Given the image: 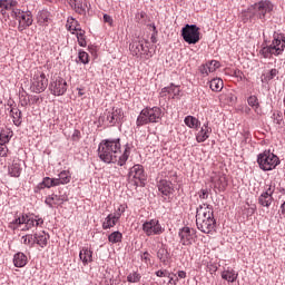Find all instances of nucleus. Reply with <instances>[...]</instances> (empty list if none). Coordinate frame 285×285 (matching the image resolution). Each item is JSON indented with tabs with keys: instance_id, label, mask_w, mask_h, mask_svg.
I'll return each instance as SVG.
<instances>
[{
	"instance_id": "f257e3e1",
	"label": "nucleus",
	"mask_w": 285,
	"mask_h": 285,
	"mask_svg": "<svg viewBox=\"0 0 285 285\" xmlns=\"http://www.w3.org/2000/svg\"><path fill=\"white\" fill-rule=\"evenodd\" d=\"M130 151V145L127 144L121 154V139L119 138L101 140L98 146L99 159L105 164H117V166H126Z\"/></svg>"
},
{
	"instance_id": "f03ea898",
	"label": "nucleus",
	"mask_w": 285,
	"mask_h": 285,
	"mask_svg": "<svg viewBox=\"0 0 285 285\" xmlns=\"http://www.w3.org/2000/svg\"><path fill=\"white\" fill-rule=\"evenodd\" d=\"M216 224L213 206L208 204L199 205L196 210V226L198 230L208 235L215 230Z\"/></svg>"
},
{
	"instance_id": "7ed1b4c3",
	"label": "nucleus",
	"mask_w": 285,
	"mask_h": 285,
	"mask_svg": "<svg viewBox=\"0 0 285 285\" xmlns=\"http://www.w3.org/2000/svg\"><path fill=\"white\" fill-rule=\"evenodd\" d=\"M161 121V108L159 107H146L137 117L136 126H148V124H159Z\"/></svg>"
},
{
	"instance_id": "20e7f679",
	"label": "nucleus",
	"mask_w": 285,
	"mask_h": 285,
	"mask_svg": "<svg viewBox=\"0 0 285 285\" xmlns=\"http://www.w3.org/2000/svg\"><path fill=\"white\" fill-rule=\"evenodd\" d=\"M273 8L274 7L272 1L264 0V1L254 3L249 10L253 17H256V19H259L262 23H266V20L271 19Z\"/></svg>"
},
{
	"instance_id": "39448f33",
	"label": "nucleus",
	"mask_w": 285,
	"mask_h": 285,
	"mask_svg": "<svg viewBox=\"0 0 285 285\" xmlns=\"http://www.w3.org/2000/svg\"><path fill=\"white\" fill-rule=\"evenodd\" d=\"M257 164L261 170H275L279 166V157L271 153V150H265L257 156Z\"/></svg>"
},
{
	"instance_id": "423d86ee",
	"label": "nucleus",
	"mask_w": 285,
	"mask_h": 285,
	"mask_svg": "<svg viewBox=\"0 0 285 285\" xmlns=\"http://www.w3.org/2000/svg\"><path fill=\"white\" fill-rule=\"evenodd\" d=\"M11 17L18 21L19 32H23V30L30 28L35 21L32 19V12L23 11L21 9H12Z\"/></svg>"
},
{
	"instance_id": "0eeeda50",
	"label": "nucleus",
	"mask_w": 285,
	"mask_h": 285,
	"mask_svg": "<svg viewBox=\"0 0 285 285\" xmlns=\"http://www.w3.org/2000/svg\"><path fill=\"white\" fill-rule=\"evenodd\" d=\"M46 88H48V78H46V73L41 70H33L31 73V92L39 95L40 92L46 91Z\"/></svg>"
},
{
	"instance_id": "6e6552de",
	"label": "nucleus",
	"mask_w": 285,
	"mask_h": 285,
	"mask_svg": "<svg viewBox=\"0 0 285 285\" xmlns=\"http://www.w3.org/2000/svg\"><path fill=\"white\" fill-rule=\"evenodd\" d=\"M181 37L186 43H199V27L197 24H186L181 29Z\"/></svg>"
},
{
	"instance_id": "1a4fd4ad",
	"label": "nucleus",
	"mask_w": 285,
	"mask_h": 285,
	"mask_svg": "<svg viewBox=\"0 0 285 285\" xmlns=\"http://www.w3.org/2000/svg\"><path fill=\"white\" fill-rule=\"evenodd\" d=\"M49 90L55 97H61L68 90V82L62 77H55L49 85Z\"/></svg>"
},
{
	"instance_id": "9d476101",
	"label": "nucleus",
	"mask_w": 285,
	"mask_h": 285,
	"mask_svg": "<svg viewBox=\"0 0 285 285\" xmlns=\"http://www.w3.org/2000/svg\"><path fill=\"white\" fill-rule=\"evenodd\" d=\"M276 185L275 183L271 181L268 185L265 186V190L258 197V204L264 208H271L273 204V195L275 194Z\"/></svg>"
},
{
	"instance_id": "9b49d317",
	"label": "nucleus",
	"mask_w": 285,
	"mask_h": 285,
	"mask_svg": "<svg viewBox=\"0 0 285 285\" xmlns=\"http://www.w3.org/2000/svg\"><path fill=\"white\" fill-rule=\"evenodd\" d=\"M142 232L147 237H151L153 235H161L164 233V227L157 219L146 220L142 224Z\"/></svg>"
},
{
	"instance_id": "f8f14e48",
	"label": "nucleus",
	"mask_w": 285,
	"mask_h": 285,
	"mask_svg": "<svg viewBox=\"0 0 285 285\" xmlns=\"http://www.w3.org/2000/svg\"><path fill=\"white\" fill-rule=\"evenodd\" d=\"M129 181H134L135 186H139L142 181H146V174L144 173V166L135 165L129 169Z\"/></svg>"
},
{
	"instance_id": "ddd939ff",
	"label": "nucleus",
	"mask_w": 285,
	"mask_h": 285,
	"mask_svg": "<svg viewBox=\"0 0 285 285\" xmlns=\"http://www.w3.org/2000/svg\"><path fill=\"white\" fill-rule=\"evenodd\" d=\"M24 227L21 230H32V228H39L43 226V218L36 216L35 214H24Z\"/></svg>"
},
{
	"instance_id": "4468645a",
	"label": "nucleus",
	"mask_w": 285,
	"mask_h": 285,
	"mask_svg": "<svg viewBox=\"0 0 285 285\" xmlns=\"http://www.w3.org/2000/svg\"><path fill=\"white\" fill-rule=\"evenodd\" d=\"M124 109L119 107H114L111 111L107 114V121L110 126H116V124H121L124 121Z\"/></svg>"
},
{
	"instance_id": "2eb2a0df",
	"label": "nucleus",
	"mask_w": 285,
	"mask_h": 285,
	"mask_svg": "<svg viewBox=\"0 0 285 285\" xmlns=\"http://www.w3.org/2000/svg\"><path fill=\"white\" fill-rule=\"evenodd\" d=\"M178 237L180 238V244H183V246H190L193 239H195V229L183 227L178 233Z\"/></svg>"
},
{
	"instance_id": "dca6fc26",
	"label": "nucleus",
	"mask_w": 285,
	"mask_h": 285,
	"mask_svg": "<svg viewBox=\"0 0 285 285\" xmlns=\"http://www.w3.org/2000/svg\"><path fill=\"white\" fill-rule=\"evenodd\" d=\"M65 202H68V196L51 194L46 197L45 204L49 206V208H56V206H62Z\"/></svg>"
},
{
	"instance_id": "f3484780",
	"label": "nucleus",
	"mask_w": 285,
	"mask_h": 285,
	"mask_svg": "<svg viewBox=\"0 0 285 285\" xmlns=\"http://www.w3.org/2000/svg\"><path fill=\"white\" fill-rule=\"evenodd\" d=\"M274 57H279L285 50V37L278 36L273 39L272 43L269 45Z\"/></svg>"
},
{
	"instance_id": "a211bd4d",
	"label": "nucleus",
	"mask_w": 285,
	"mask_h": 285,
	"mask_svg": "<svg viewBox=\"0 0 285 285\" xmlns=\"http://www.w3.org/2000/svg\"><path fill=\"white\" fill-rule=\"evenodd\" d=\"M69 6H71L72 10L77 12V14L86 16V10L88 9V2H83V0H68Z\"/></svg>"
},
{
	"instance_id": "6ab92c4d",
	"label": "nucleus",
	"mask_w": 285,
	"mask_h": 285,
	"mask_svg": "<svg viewBox=\"0 0 285 285\" xmlns=\"http://www.w3.org/2000/svg\"><path fill=\"white\" fill-rule=\"evenodd\" d=\"M213 132V128H210L208 126V121L205 122L200 130L197 132L196 135V141L198 144H204V141H206V139H208V137H210V134Z\"/></svg>"
},
{
	"instance_id": "aec40b11",
	"label": "nucleus",
	"mask_w": 285,
	"mask_h": 285,
	"mask_svg": "<svg viewBox=\"0 0 285 285\" xmlns=\"http://www.w3.org/2000/svg\"><path fill=\"white\" fill-rule=\"evenodd\" d=\"M129 50L134 57H139V55H146L148 49L144 46V41H134L129 46Z\"/></svg>"
},
{
	"instance_id": "412c9836",
	"label": "nucleus",
	"mask_w": 285,
	"mask_h": 285,
	"mask_svg": "<svg viewBox=\"0 0 285 285\" xmlns=\"http://www.w3.org/2000/svg\"><path fill=\"white\" fill-rule=\"evenodd\" d=\"M158 190L161 193V195H165V197H168V195H173L175 191V188L173 187V183L163 179L158 183Z\"/></svg>"
},
{
	"instance_id": "4be33fe9",
	"label": "nucleus",
	"mask_w": 285,
	"mask_h": 285,
	"mask_svg": "<svg viewBox=\"0 0 285 285\" xmlns=\"http://www.w3.org/2000/svg\"><path fill=\"white\" fill-rule=\"evenodd\" d=\"M35 244L40 246V248H46L48 246V240L50 239V234H47L46 232H40L33 234Z\"/></svg>"
},
{
	"instance_id": "5701e85b",
	"label": "nucleus",
	"mask_w": 285,
	"mask_h": 285,
	"mask_svg": "<svg viewBox=\"0 0 285 285\" xmlns=\"http://www.w3.org/2000/svg\"><path fill=\"white\" fill-rule=\"evenodd\" d=\"M157 258L164 266H168L170 263V253L168 252V248H166V245H161L159 249L157 250Z\"/></svg>"
},
{
	"instance_id": "b1692460",
	"label": "nucleus",
	"mask_w": 285,
	"mask_h": 285,
	"mask_svg": "<svg viewBox=\"0 0 285 285\" xmlns=\"http://www.w3.org/2000/svg\"><path fill=\"white\" fill-rule=\"evenodd\" d=\"M222 279H225V282H228L233 284V282H237V277H239V274L235 272L232 267L225 268L222 274Z\"/></svg>"
},
{
	"instance_id": "393cba45",
	"label": "nucleus",
	"mask_w": 285,
	"mask_h": 285,
	"mask_svg": "<svg viewBox=\"0 0 285 285\" xmlns=\"http://www.w3.org/2000/svg\"><path fill=\"white\" fill-rule=\"evenodd\" d=\"M222 65L217 60H212L200 67L202 75H210V72H215L217 68H219Z\"/></svg>"
},
{
	"instance_id": "a878e982",
	"label": "nucleus",
	"mask_w": 285,
	"mask_h": 285,
	"mask_svg": "<svg viewBox=\"0 0 285 285\" xmlns=\"http://www.w3.org/2000/svg\"><path fill=\"white\" fill-rule=\"evenodd\" d=\"M79 257L83 266H88L90 263H92V250H90L88 247H82L80 249Z\"/></svg>"
},
{
	"instance_id": "bb28decb",
	"label": "nucleus",
	"mask_w": 285,
	"mask_h": 285,
	"mask_svg": "<svg viewBox=\"0 0 285 285\" xmlns=\"http://www.w3.org/2000/svg\"><path fill=\"white\" fill-rule=\"evenodd\" d=\"M117 224H119V219L114 214H109L102 223V229L108 230L115 228Z\"/></svg>"
},
{
	"instance_id": "cd10ccee",
	"label": "nucleus",
	"mask_w": 285,
	"mask_h": 285,
	"mask_svg": "<svg viewBox=\"0 0 285 285\" xmlns=\"http://www.w3.org/2000/svg\"><path fill=\"white\" fill-rule=\"evenodd\" d=\"M66 28L71 35H76L77 32H80L81 24H79V21H77L75 18H68Z\"/></svg>"
},
{
	"instance_id": "c85d7f7f",
	"label": "nucleus",
	"mask_w": 285,
	"mask_h": 285,
	"mask_svg": "<svg viewBox=\"0 0 285 285\" xmlns=\"http://www.w3.org/2000/svg\"><path fill=\"white\" fill-rule=\"evenodd\" d=\"M55 186H59L56 178L45 177L36 188L37 190H43V188H53Z\"/></svg>"
},
{
	"instance_id": "c756f323",
	"label": "nucleus",
	"mask_w": 285,
	"mask_h": 285,
	"mask_svg": "<svg viewBox=\"0 0 285 285\" xmlns=\"http://www.w3.org/2000/svg\"><path fill=\"white\" fill-rule=\"evenodd\" d=\"M13 264H14L16 268H23V266H26V264H28V256H26V254H23L21 252L14 254Z\"/></svg>"
},
{
	"instance_id": "7c9ffc66",
	"label": "nucleus",
	"mask_w": 285,
	"mask_h": 285,
	"mask_svg": "<svg viewBox=\"0 0 285 285\" xmlns=\"http://www.w3.org/2000/svg\"><path fill=\"white\" fill-rule=\"evenodd\" d=\"M14 134L10 128H4L0 130V146H6V144H10V139Z\"/></svg>"
},
{
	"instance_id": "2f4dec72",
	"label": "nucleus",
	"mask_w": 285,
	"mask_h": 285,
	"mask_svg": "<svg viewBox=\"0 0 285 285\" xmlns=\"http://www.w3.org/2000/svg\"><path fill=\"white\" fill-rule=\"evenodd\" d=\"M10 117H12L14 126L19 127L23 122V118L21 117V109L17 107H12L10 109Z\"/></svg>"
},
{
	"instance_id": "473e14b6",
	"label": "nucleus",
	"mask_w": 285,
	"mask_h": 285,
	"mask_svg": "<svg viewBox=\"0 0 285 285\" xmlns=\"http://www.w3.org/2000/svg\"><path fill=\"white\" fill-rule=\"evenodd\" d=\"M17 1L14 0H0L1 14H6V10H17Z\"/></svg>"
},
{
	"instance_id": "72a5a7b5",
	"label": "nucleus",
	"mask_w": 285,
	"mask_h": 285,
	"mask_svg": "<svg viewBox=\"0 0 285 285\" xmlns=\"http://www.w3.org/2000/svg\"><path fill=\"white\" fill-rule=\"evenodd\" d=\"M209 88L213 92H222L224 89V80L222 78H214L209 81Z\"/></svg>"
},
{
	"instance_id": "f704fd0d",
	"label": "nucleus",
	"mask_w": 285,
	"mask_h": 285,
	"mask_svg": "<svg viewBox=\"0 0 285 285\" xmlns=\"http://www.w3.org/2000/svg\"><path fill=\"white\" fill-rule=\"evenodd\" d=\"M215 187L220 190H226V186H228V179L226 178V175L222 174L218 175L217 178L213 179Z\"/></svg>"
},
{
	"instance_id": "c9c22d12",
	"label": "nucleus",
	"mask_w": 285,
	"mask_h": 285,
	"mask_svg": "<svg viewBox=\"0 0 285 285\" xmlns=\"http://www.w3.org/2000/svg\"><path fill=\"white\" fill-rule=\"evenodd\" d=\"M70 179H72V176L68 170H62L56 178L58 186L70 184Z\"/></svg>"
},
{
	"instance_id": "e433bc0d",
	"label": "nucleus",
	"mask_w": 285,
	"mask_h": 285,
	"mask_svg": "<svg viewBox=\"0 0 285 285\" xmlns=\"http://www.w3.org/2000/svg\"><path fill=\"white\" fill-rule=\"evenodd\" d=\"M185 125L188 127V128H199V126H202V122L199 121V119H197L196 117L194 116H187L185 117Z\"/></svg>"
},
{
	"instance_id": "4c0bfd02",
	"label": "nucleus",
	"mask_w": 285,
	"mask_h": 285,
	"mask_svg": "<svg viewBox=\"0 0 285 285\" xmlns=\"http://www.w3.org/2000/svg\"><path fill=\"white\" fill-rule=\"evenodd\" d=\"M9 175L11 177H21V164L12 163V165L9 166Z\"/></svg>"
},
{
	"instance_id": "58836bf2",
	"label": "nucleus",
	"mask_w": 285,
	"mask_h": 285,
	"mask_svg": "<svg viewBox=\"0 0 285 285\" xmlns=\"http://www.w3.org/2000/svg\"><path fill=\"white\" fill-rule=\"evenodd\" d=\"M247 104L248 106H250V108H253V110H255V112H257V110H259V98H257V96L252 95L247 98Z\"/></svg>"
},
{
	"instance_id": "ea45409f",
	"label": "nucleus",
	"mask_w": 285,
	"mask_h": 285,
	"mask_svg": "<svg viewBox=\"0 0 285 285\" xmlns=\"http://www.w3.org/2000/svg\"><path fill=\"white\" fill-rule=\"evenodd\" d=\"M24 222H26L24 214H22L20 217L13 219L9 224V228H11L12 230H17V228H19L20 226H23Z\"/></svg>"
},
{
	"instance_id": "a19ab883",
	"label": "nucleus",
	"mask_w": 285,
	"mask_h": 285,
	"mask_svg": "<svg viewBox=\"0 0 285 285\" xmlns=\"http://www.w3.org/2000/svg\"><path fill=\"white\" fill-rule=\"evenodd\" d=\"M121 239H124V234L120 232H112L108 236V242H110V244H120Z\"/></svg>"
},
{
	"instance_id": "79ce46f5",
	"label": "nucleus",
	"mask_w": 285,
	"mask_h": 285,
	"mask_svg": "<svg viewBox=\"0 0 285 285\" xmlns=\"http://www.w3.org/2000/svg\"><path fill=\"white\" fill-rule=\"evenodd\" d=\"M21 240L24 246H28L29 248H35V235L27 234L21 237Z\"/></svg>"
},
{
	"instance_id": "37998d69",
	"label": "nucleus",
	"mask_w": 285,
	"mask_h": 285,
	"mask_svg": "<svg viewBox=\"0 0 285 285\" xmlns=\"http://www.w3.org/2000/svg\"><path fill=\"white\" fill-rule=\"evenodd\" d=\"M76 37H77L78 45L81 48H86V46H88V42L86 41V31H83V29L76 32Z\"/></svg>"
},
{
	"instance_id": "c03bdc74",
	"label": "nucleus",
	"mask_w": 285,
	"mask_h": 285,
	"mask_svg": "<svg viewBox=\"0 0 285 285\" xmlns=\"http://www.w3.org/2000/svg\"><path fill=\"white\" fill-rule=\"evenodd\" d=\"M141 281V274L137 273V272H134V273H130L128 276H127V282H129V284H137Z\"/></svg>"
},
{
	"instance_id": "a18cd8bd",
	"label": "nucleus",
	"mask_w": 285,
	"mask_h": 285,
	"mask_svg": "<svg viewBox=\"0 0 285 285\" xmlns=\"http://www.w3.org/2000/svg\"><path fill=\"white\" fill-rule=\"evenodd\" d=\"M259 55H262L264 59H271L274 53H273V49H271V46H266L261 49Z\"/></svg>"
},
{
	"instance_id": "49530a36",
	"label": "nucleus",
	"mask_w": 285,
	"mask_h": 285,
	"mask_svg": "<svg viewBox=\"0 0 285 285\" xmlns=\"http://www.w3.org/2000/svg\"><path fill=\"white\" fill-rule=\"evenodd\" d=\"M279 71L277 69H272L269 72L264 75V79L262 81H272L273 78L277 77Z\"/></svg>"
},
{
	"instance_id": "de8ad7c7",
	"label": "nucleus",
	"mask_w": 285,
	"mask_h": 285,
	"mask_svg": "<svg viewBox=\"0 0 285 285\" xmlns=\"http://www.w3.org/2000/svg\"><path fill=\"white\" fill-rule=\"evenodd\" d=\"M128 206L119 205L112 215H115L118 219H121V216L126 213Z\"/></svg>"
},
{
	"instance_id": "09e8293b",
	"label": "nucleus",
	"mask_w": 285,
	"mask_h": 285,
	"mask_svg": "<svg viewBox=\"0 0 285 285\" xmlns=\"http://www.w3.org/2000/svg\"><path fill=\"white\" fill-rule=\"evenodd\" d=\"M20 106H22V108H26V106H28V104H30V96H28L27 94H20Z\"/></svg>"
},
{
	"instance_id": "8fccbe9b",
	"label": "nucleus",
	"mask_w": 285,
	"mask_h": 285,
	"mask_svg": "<svg viewBox=\"0 0 285 285\" xmlns=\"http://www.w3.org/2000/svg\"><path fill=\"white\" fill-rule=\"evenodd\" d=\"M88 52H86V51H79V53H78V59H79V61L81 62V63H89V59H88Z\"/></svg>"
},
{
	"instance_id": "3c124183",
	"label": "nucleus",
	"mask_w": 285,
	"mask_h": 285,
	"mask_svg": "<svg viewBox=\"0 0 285 285\" xmlns=\"http://www.w3.org/2000/svg\"><path fill=\"white\" fill-rule=\"evenodd\" d=\"M156 277H170V272L166 269H159L155 273Z\"/></svg>"
},
{
	"instance_id": "603ef678",
	"label": "nucleus",
	"mask_w": 285,
	"mask_h": 285,
	"mask_svg": "<svg viewBox=\"0 0 285 285\" xmlns=\"http://www.w3.org/2000/svg\"><path fill=\"white\" fill-rule=\"evenodd\" d=\"M144 19H146V12L141 11L136 14V21L138 23H145Z\"/></svg>"
},
{
	"instance_id": "864d4df0",
	"label": "nucleus",
	"mask_w": 285,
	"mask_h": 285,
	"mask_svg": "<svg viewBox=\"0 0 285 285\" xmlns=\"http://www.w3.org/2000/svg\"><path fill=\"white\" fill-rule=\"evenodd\" d=\"M102 19L105 23H108V26H112L114 23L112 17H110L108 13H105Z\"/></svg>"
},
{
	"instance_id": "5fc2aeb1",
	"label": "nucleus",
	"mask_w": 285,
	"mask_h": 285,
	"mask_svg": "<svg viewBox=\"0 0 285 285\" xmlns=\"http://www.w3.org/2000/svg\"><path fill=\"white\" fill-rule=\"evenodd\" d=\"M48 17H49V13L47 10H42L40 12V19L43 21V23L48 22Z\"/></svg>"
},
{
	"instance_id": "6e6d98bb",
	"label": "nucleus",
	"mask_w": 285,
	"mask_h": 285,
	"mask_svg": "<svg viewBox=\"0 0 285 285\" xmlns=\"http://www.w3.org/2000/svg\"><path fill=\"white\" fill-rule=\"evenodd\" d=\"M80 137H81V131H79L78 129H76V130L73 131L72 136H71V139H72L73 141H79Z\"/></svg>"
},
{
	"instance_id": "4d7b16f0",
	"label": "nucleus",
	"mask_w": 285,
	"mask_h": 285,
	"mask_svg": "<svg viewBox=\"0 0 285 285\" xmlns=\"http://www.w3.org/2000/svg\"><path fill=\"white\" fill-rule=\"evenodd\" d=\"M0 157H8V147H0Z\"/></svg>"
},
{
	"instance_id": "13d9d810",
	"label": "nucleus",
	"mask_w": 285,
	"mask_h": 285,
	"mask_svg": "<svg viewBox=\"0 0 285 285\" xmlns=\"http://www.w3.org/2000/svg\"><path fill=\"white\" fill-rule=\"evenodd\" d=\"M200 199H206L208 197V189H202L199 191Z\"/></svg>"
},
{
	"instance_id": "bf43d9fd",
	"label": "nucleus",
	"mask_w": 285,
	"mask_h": 285,
	"mask_svg": "<svg viewBox=\"0 0 285 285\" xmlns=\"http://www.w3.org/2000/svg\"><path fill=\"white\" fill-rule=\"evenodd\" d=\"M141 261L142 262H150V254L148 252H145L142 255H141Z\"/></svg>"
},
{
	"instance_id": "052dcab7",
	"label": "nucleus",
	"mask_w": 285,
	"mask_h": 285,
	"mask_svg": "<svg viewBox=\"0 0 285 285\" xmlns=\"http://www.w3.org/2000/svg\"><path fill=\"white\" fill-rule=\"evenodd\" d=\"M227 97L229 99V104H235V101H237V97L233 94H228Z\"/></svg>"
},
{
	"instance_id": "680f3d73",
	"label": "nucleus",
	"mask_w": 285,
	"mask_h": 285,
	"mask_svg": "<svg viewBox=\"0 0 285 285\" xmlns=\"http://www.w3.org/2000/svg\"><path fill=\"white\" fill-rule=\"evenodd\" d=\"M178 277H179V279H186V272L185 271H179L178 272Z\"/></svg>"
},
{
	"instance_id": "e2e57ef3",
	"label": "nucleus",
	"mask_w": 285,
	"mask_h": 285,
	"mask_svg": "<svg viewBox=\"0 0 285 285\" xmlns=\"http://www.w3.org/2000/svg\"><path fill=\"white\" fill-rule=\"evenodd\" d=\"M177 282H179V278H173V277H170L169 276V282H168V284H174V285H177Z\"/></svg>"
},
{
	"instance_id": "0e129e2a",
	"label": "nucleus",
	"mask_w": 285,
	"mask_h": 285,
	"mask_svg": "<svg viewBox=\"0 0 285 285\" xmlns=\"http://www.w3.org/2000/svg\"><path fill=\"white\" fill-rule=\"evenodd\" d=\"M281 210H282L283 215H285V202L282 204Z\"/></svg>"
},
{
	"instance_id": "69168bd1",
	"label": "nucleus",
	"mask_w": 285,
	"mask_h": 285,
	"mask_svg": "<svg viewBox=\"0 0 285 285\" xmlns=\"http://www.w3.org/2000/svg\"><path fill=\"white\" fill-rule=\"evenodd\" d=\"M79 96H80V97L83 96V92L79 91Z\"/></svg>"
},
{
	"instance_id": "338daca9",
	"label": "nucleus",
	"mask_w": 285,
	"mask_h": 285,
	"mask_svg": "<svg viewBox=\"0 0 285 285\" xmlns=\"http://www.w3.org/2000/svg\"><path fill=\"white\" fill-rule=\"evenodd\" d=\"M175 95H179V89H177V92Z\"/></svg>"
},
{
	"instance_id": "774afa93",
	"label": "nucleus",
	"mask_w": 285,
	"mask_h": 285,
	"mask_svg": "<svg viewBox=\"0 0 285 285\" xmlns=\"http://www.w3.org/2000/svg\"><path fill=\"white\" fill-rule=\"evenodd\" d=\"M153 43H155V39H153Z\"/></svg>"
}]
</instances>
